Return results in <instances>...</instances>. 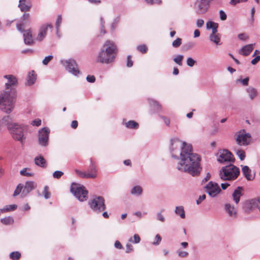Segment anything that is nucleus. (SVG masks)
<instances>
[{
  "label": "nucleus",
  "instance_id": "obj_1",
  "mask_svg": "<svg viewBox=\"0 0 260 260\" xmlns=\"http://www.w3.org/2000/svg\"><path fill=\"white\" fill-rule=\"evenodd\" d=\"M170 142L172 157L177 160L176 168L192 176H199L202 169L201 158L199 154L192 152L191 145L177 138L171 139Z\"/></svg>",
  "mask_w": 260,
  "mask_h": 260
},
{
  "label": "nucleus",
  "instance_id": "obj_2",
  "mask_svg": "<svg viewBox=\"0 0 260 260\" xmlns=\"http://www.w3.org/2000/svg\"><path fill=\"white\" fill-rule=\"evenodd\" d=\"M117 48L116 44L111 41H107L96 57V62L109 64L116 58Z\"/></svg>",
  "mask_w": 260,
  "mask_h": 260
},
{
  "label": "nucleus",
  "instance_id": "obj_3",
  "mask_svg": "<svg viewBox=\"0 0 260 260\" xmlns=\"http://www.w3.org/2000/svg\"><path fill=\"white\" fill-rule=\"evenodd\" d=\"M16 89H4L0 91V109L6 114L11 113L15 108Z\"/></svg>",
  "mask_w": 260,
  "mask_h": 260
},
{
  "label": "nucleus",
  "instance_id": "obj_4",
  "mask_svg": "<svg viewBox=\"0 0 260 260\" xmlns=\"http://www.w3.org/2000/svg\"><path fill=\"white\" fill-rule=\"evenodd\" d=\"M240 172L239 168L231 164L221 168L219 176L223 180H234L238 178Z\"/></svg>",
  "mask_w": 260,
  "mask_h": 260
},
{
  "label": "nucleus",
  "instance_id": "obj_5",
  "mask_svg": "<svg viewBox=\"0 0 260 260\" xmlns=\"http://www.w3.org/2000/svg\"><path fill=\"white\" fill-rule=\"evenodd\" d=\"M26 131L27 125L15 122L9 132L13 139L19 141L22 144L23 141L26 139L25 133Z\"/></svg>",
  "mask_w": 260,
  "mask_h": 260
},
{
  "label": "nucleus",
  "instance_id": "obj_6",
  "mask_svg": "<svg viewBox=\"0 0 260 260\" xmlns=\"http://www.w3.org/2000/svg\"><path fill=\"white\" fill-rule=\"evenodd\" d=\"M70 191L80 202L85 201L88 199V192L83 185L73 182L71 184Z\"/></svg>",
  "mask_w": 260,
  "mask_h": 260
},
{
  "label": "nucleus",
  "instance_id": "obj_7",
  "mask_svg": "<svg viewBox=\"0 0 260 260\" xmlns=\"http://www.w3.org/2000/svg\"><path fill=\"white\" fill-rule=\"evenodd\" d=\"M90 208L96 213H101L106 209L105 199L102 196H95L88 202Z\"/></svg>",
  "mask_w": 260,
  "mask_h": 260
},
{
  "label": "nucleus",
  "instance_id": "obj_8",
  "mask_svg": "<svg viewBox=\"0 0 260 260\" xmlns=\"http://www.w3.org/2000/svg\"><path fill=\"white\" fill-rule=\"evenodd\" d=\"M214 0H196L194 8L197 14L203 15L209 10L210 4Z\"/></svg>",
  "mask_w": 260,
  "mask_h": 260
},
{
  "label": "nucleus",
  "instance_id": "obj_9",
  "mask_svg": "<svg viewBox=\"0 0 260 260\" xmlns=\"http://www.w3.org/2000/svg\"><path fill=\"white\" fill-rule=\"evenodd\" d=\"M60 63L69 73L73 75L77 76L80 74L78 64L74 59L61 60Z\"/></svg>",
  "mask_w": 260,
  "mask_h": 260
},
{
  "label": "nucleus",
  "instance_id": "obj_10",
  "mask_svg": "<svg viewBox=\"0 0 260 260\" xmlns=\"http://www.w3.org/2000/svg\"><path fill=\"white\" fill-rule=\"evenodd\" d=\"M217 161L221 164L234 162L235 158L232 153L227 149H220L216 154Z\"/></svg>",
  "mask_w": 260,
  "mask_h": 260
},
{
  "label": "nucleus",
  "instance_id": "obj_11",
  "mask_svg": "<svg viewBox=\"0 0 260 260\" xmlns=\"http://www.w3.org/2000/svg\"><path fill=\"white\" fill-rule=\"evenodd\" d=\"M49 133L50 129L47 127H43L39 130L38 134V142L41 146L46 147L48 145Z\"/></svg>",
  "mask_w": 260,
  "mask_h": 260
},
{
  "label": "nucleus",
  "instance_id": "obj_12",
  "mask_svg": "<svg viewBox=\"0 0 260 260\" xmlns=\"http://www.w3.org/2000/svg\"><path fill=\"white\" fill-rule=\"evenodd\" d=\"M206 192L212 198L216 197L221 191L218 184L213 181H210L205 186Z\"/></svg>",
  "mask_w": 260,
  "mask_h": 260
},
{
  "label": "nucleus",
  "instance_id": "obj_13",
  "mask_svg": "<svg viewBox=\"0 0 260 260\" xmlns=\"http://www.w3.org/2000/svg\"><path fill=\"white\" fill-rule=\"evenodd\" d=\"M251 136L249 133H245V130L241 131L238 133L236 138V141L239 145H247L250 141Z\"/></svg>",
  "mask_w": 260,
  "mask_h": 260
},
{
  "label": "nucleus",
  "instance_id": "obj_14",
  "mask_svg": "<svg viewBox=\"0 0 260 260\" xmlns=\"http://www.w3.org/2000/svg\"><path fill=\"white\" fill-rule=\"evenodd\" d=\"M15 122H12V119L9 115H6L0 118V128L7 127L8 131L14 125Z\"/></svg>",
  "mask_w": 260,
  "mask_h": 260
},
{
  "label": "nucleus",
  "instance_id": "obj_15",
  "mask_svg": "<svg viewBox=\"0 0 260 260\" xmlns=\"http://www.w3.org/2000/svg\"><path fill=\"white\" fill-rule=\"evenodd\" d=\"M37 187V184L34 181H28L25 183L24 186H23V189L21 193L22 197H25L31 192L32 190L35 189Z\"/></svg>",
  "mask_w": 260,
  "mask_h": 260
},
{
  "label": "nucleus",
  "instance_id": "obj_16",
  "mask_svg": "<svg viewBox=\"0 0 260 260\" xmlns=\"http://www.w3.org/2000/svg\"><path fill=\"white\" fill-rule=\"evenodd\" d=\"M4 78L8 80V82L5 83L6 90H10L15 89L14 86L17 84L18 81L16 77L13 75H6L4 76Z\"/></svg>",
  "mask_w": 260,
  "mask_h": 260
},
{
  "label": "nucleus",
  "instance_id": "obj_17",
  "mask_svg": "<svg viewBox=\"0 0 260 260\" xmlns=\"http://www.w3.org/2000/svg\"><path fill=\"white\" fill-rule=\"evenodd\" d=\"M224 210L229 217L234 219L237 217V211L234 206L230 203H226L224 205Z\"/></svg>",
  "mask_w": 260,
  "mask_h": 260
},
{
  "label": "nucleus",
  "instance_id": "obj_18",
  "mask_svg": "<svg viewBox=\"0 0 260 260\" xmlns=\"http://www.w3.org/2000/svg\"><path fill=\"white\" fill-rule=\"evenodd\" d=\"M53 27L51 24L43 25L40 27L39 33L37 37V40L39 41H42L46 37L48 28Z\"/></svg>",
  "mask_w": 260,
  "mask_h": 260
},
{
  "label": "nucleus",
  "instance_id": "obj_19",
  "mask_svg": "<svg viewBox=\"0 0 260 260\" xmlns=\"http://www.w3.org/2000/svg\"><path fill=\"white\" fill-rule=\"evenodd\" d=\"M24 42L26 45H31L34 43L32 34L30 29L23 30Z\"/></svg>",
  "mask_w": 260,
  "mask_h": 260
},
{
  "label": "nucleus",
  "instance_id": "obj_20",
  "mask_svg": "<svg viewBox=\"0 0 260 260\" xmlns=\"http://www.w3.org/2000/svg\"><path fill=\"white\" fill-rule=\"evenodd\" d=\"M97 169L95 163L92 161V160L90 161V165L89 166L88 169V175L89 178H95L97 176Z\"/></svg>",
  "mask_w": 260,
  "mask_h": 260
},
{
  "label": "nucleus",
  "instance_id": "obj_21",
  "mask_svg": "<svg viewBox=\"0 0 260 260\" xmlns=\"http://www.w3.org/2000/svg\"><path fill=\"white\" fill-rule=\"evenodd\" d=\"M254 44H250L244 46L239 50V53L243 56H248L253 50V46Z\"/></svg>",
  "mask_w": 260,
  "mask_h": 260
},
{
  "label": "nucleus",
  "instance_id": "obj_22",
  "mask_svg": "<svg viewBox=\"0 0 260 260\" xmlns=\"http://www.w3.org/2000/svg\"><path fill=\"white\" fill-rule=\"evenodd\" d=\"M243 190L242 187L238 186L233 192L232 194L233 200L236 204H238L240 201V198L243 193L241 191Z\"/></svg>",
  "mask_w": 260,
  "mask_h": 260
},
{
  "label": "nucleus",
  "instance_id": "obj_23",
  "mask_svg": "<svg viewBox=\"0 0 260 260\" xmlns=\"http://www.w3.org/2000/svg\"><path fill=\"white\" fill-rule=\"evenodd\" d=\"M37 79V75L35 74L34 71L29 72L27 77V82L26 85L30 86L34 84Z\"/></svg>",
  "mask_w": 260,
  "mask_h": 260
},
{
  "label": "nucleus",
  "instance_id": "obj_24",
  "mask_svg": "<svg viewBox=\"0 0 260 260\" xmlns=\"http://www.w3.org/2000/svg\"><path fill=\"white\" fill-rule=\"evenodd\" d=\"M242 171L245 177L249 181L252 180L254 177L251 174V170L247 166L242 167Z\"/></svg>",
  "mask_w": 260,
  "mask_h": 260
},
{
  "label": "nucleus",
  "instance_id": "obj_25",
  "mask_svg": "<svg viewBox=\"0 0 260 260\" xmlns=\"http://www.w3.org/2000/svg\"><path fill=\"white\" fill-rule=\"evenodd\" d=\"M35 163L37 166L42 168H46L47 167L46 161L42 155L36 156L35 158Z\"/></svg>",
  "mask_w": 260,
  "mask_h": 260
},
{
  "label": "nucleus",
  "instance_id": "obj_26",
  "mask_svg": "<svg viewBox=\"0 0 260 260\" xmlns=\"http://www.w3.org/2000/svg\"><path fill=\"white\" fill-rule=\"evenodd\" d=\"M18 7L21 12L28 11L30 9V6L27 4V0H19Z\"/></svg>",
  "mask_w": 260,
  "mask_h": 260
},
{
  "label": "nucleus",
  "instance_id": "obj_27",
  "mask_svg": "<svg viewBox=\"0 0 260 260\" xmlns=\"http://www.w3.org/2000/svg\"><path fill=\"white\" fill-rule=\"evenodd\" d=\"M150 106L154 109V110L159 111L161 110V105L154 99H149L148 100Z\"/></svg>",
  "mask_w": 260,
  "mask_h": 260
},
{
  "label": "nucleus",
  "instance_id": "obj_28",
  "mask_svg": "<svg viewBox=\"0 0 260 260\" xmlns=\"http://www.w3.org/2000/svg\"><path fill=\"white\" fill-rule=\"evenodd\" d=\"M143 188L140 185H136L134 186L131 190V193L134 196H140L142 194Z\"/></svg>",
  "mask_w": 260,
  "mask_h": 260
},
{
  "label": "nucleus",
  "instance_id": "obj_29",
  "mask_svg": "<svg viewBox=\"0 0 260 260\" xmlns=\"http://www.w3.org/2000/svg\"><path fill=\"white\" fill-rule=\"evenodd\" d=\"M206 27L207 29H212V33H217L218 24L213 21H208L206 23Z\"/></svg>",
  "mask_w": 260,
  "mask_h": 260
},
{
  "label": "nucleus",
  "instance_id": "obj_30",
  "mask_svg": "<svg viewBox=\"0 0 260 260\" xmlns=\"http://www.w3.org/2000/svg\"><path fill=\"white\" fill-rule=\"evenodd\" d=\"M175 213L177 215H179L180 217L184 219L185 218V211L184 207L182 206H177L175 209Z\"/></svg>",
  "mask_w": 260,
  "mask_h": 260
},
{
  "label": "nucleus",
  "instance_id": "obj_31",
  "mask_svg": "<svg viewBox=\"0 0 260 260\" xmlns=\"http://www.w3.org/2000/svg\"><path fill=\"white\" fill-rule=\"evenodd\" d=\"M210 40L214 43L217 45H219V42L220 40V38L219 36V34L217 33H212L209 37Z\"/></svg>",
  "mask_w": 260,
  "mask_h": 260
},
{
  "label": "nucleus",
  "instance_id": "obj_32",
  "mask_svg": "<svg viewBox=\"0 0 260 260\" xmlns=\"http://www.w3.org/2000/svg\"><path fill=\"white\" fill-rule=\"evenodd\" d=\"M17 208V205L15 204L9 205L5 206L1 209V212H8L11 211H14Z\"/></svg>",
  "mask_w": 260,
  "mask_h": 260
},
{
  "label": "nucleus",
  "instance_id": "obj_33",
  "mask_svg": "<svg viewBox=\"0 0 260 260\" xmlns=\"http://www.w3.org/2000/svg\"><path fill=\"white\" fill-rule=\"evenodd\" d=\"M125 126L128 128L137 129L139 127V124L134 120H129L125 123Z\"/></svg>",
  "mask_w": 260,
  "mask_h": 260
},
{
  "label": "nucleus",
  "instance_id": "obj_34",
  "mask_svg": "<svg viewBox=\"0 0 260 260\" xmlns=\"http://www.w3.org/2000/svg\"><path fill=\"white\" fill-rule=\"evenodd\" d=\"M1 221L5 225H9L12 224L14 222V219L11 216H7L2 218Z\"/></svg>",
  "mask_w": 260,
  "mask_h": 260
},
{
  "label": "nucleus",
  "instance_id": "obj_35",
  "mask_svg": "<svg viewBox=\"0 0 260 260\" xmlns=\"http://www.w3.org/2000/svg\"><path fill=\"white\" fill-rule=\"evenodd\" d=\"M247 91L251 100H253L257 95L256 90L254 88L249 87L247 89Z\"/></svg>",
  "mask_w": 260,
  "mask_h": 260
},
{
  "label": "nucleus",
  "instance_id": "obj_36",
  "mask_svg": "<svg viewBox=\"0 0 260 260\" xmlns=\"http://www.w3.org/2000/svg\"><path fill=\"white\" fill-rule=\"evenodd\" d=\"M23 185L21 183H19L16 187V189L14 190V192L13 193V196L14 197H16L17 196L19 195L21 192H22V190L23 189Z\"/></svg>",
  "mask_w": 260,
  "mask_h": 260
},
{
  "label": "nucleus",
  "instance_id": "obj_37",
  "mask_svg": "<svg viewBox=\"0 0 260 260\" xmlns=\"http://www.w3.org/2000/svg\"><path fill=\"white\" fill-rule=\"evenodd\" d=\"M21 257V253L19 251H14L10 254V258L12 260H18Z\"/></svg>",
  "mask_w": 260,
  "mask_h": 260
},
{
  "label": "nucleus",
  "instance_id": "obj_38",
  "mask_svg": "<svg viewBox=\"0 0 260 260\" xmlns=\"http://www.w3.org/2000/svg\"><path fill=\"white\" fill-rule=\"evenodd\" d=\"M140 240L139 236L138 234H135L133 237H131L128 239V241L134 244H137L140 242Z\"/></svg>",
  "mask_w": 260,
  "mask_h": 260
},
{
  "label": "nucleus",
  "instance_id": "obj_39",
  "mask_svg": "<svg viewBox=\"0 0 260 260\" xmlns=\"http://www.w3.org/2000/svg\"><path fill=\"white\" fill-rule=\"evenodd\" d=\"M183 59V55L179 54L173 58V61L179 66H182Z\"/></svg>",
  "mask_w": 260,
  "mask_h": 260
},
{
  "label": "nucleus",
  "instance_id": "obj_40",
  "mask_svg": "<svg viewBox=\"0 0 260 260\" xmlns=\"http://www.w3.org/2000/svg\"><path fill=\"white\" fill-rule=\"evenodd\" d=\"M176 253L178 255V256L179 257H181V258H184V257H187L189 253L188 252L186 251H183L182 250H181V248H179L178 249L177 251H176Z\"/></svg>",
  "mask_w": 260,
  "mask_h": 260
},
{
  "label": "nucleus",
  "instance_id": "obj_41",
  "mask_svg": "<svg viewBox=\"0 0 260 260\" xmlns=\"http://www.w3.org/2000/svg\"><path fill=\"white\" fill-rule=\"evenodd\" d=\"M62 22V17L61 15H59L57 16L56 22H55V28L56 29V34H58L60 25Z\"/></svg>",
  "mask_w": 260,
  "mask_h": 260
},
{
  "label": "nucleus",
  "instance_id": "obj_42",
  "mask_svg": "<svg viewBox=\"0 0 260 260\" xmlns=\"http://www.w3.org/2000/svg\"><path fill=\"white\" fill-rule=\"evenodd\" d=\"M76 173L81 178H89L88 174L86 172L81 171L79 170H75Z\"/></svg>",
  "mask_w": 260,
  "mask_h": 260
},
{
  "label": "nucleus",
  "instance_id": "obj_43",
  "mask_svg": "<svg viewBox=\"0 0 260 260\" xmlns=\"http://www.w3.org/2000/svg\"><path fill=\"white\" fill-rule=\"evenodd\" d=\"M76 173L81 178H89L88 174L86 172L81 171L79 170H75Z\"/></svg>",
  "mask_w": 260,
  "mask_h": 260
},
{
  "label": "nucleus",
  "instance_id": "obj_44",
  "mask_svg": "<svg viewBox=\"0 0 260 260\" xmlns=\"http://www.w3.org/2000/svg\"><path fill=\"white\" fill-rule=\"evenodd\" d=\"M236 153L238 156L240 160H243L245 159V153L244 150L242 149H238L236 151Z\"/></svg>",
  "mask_w": 260,
  "mask_h": 260
},
{
  "label": "nucleus",
  "instance_id": "obj_45",
  "mask_svg": "<svg viewBox=\"0 0 260 260\" xmlns=\"http://www.w3.org/2000/svg\"><path fill=\"white\" fill-rule=\"evenodd\" d=\"M20 175L24 176L30 177L34 175V174L32 173H29L27 172V168H24L21 170L20 172Z\"/></svg>",
  "mask_w": 260,
  "mask_h": 260
},
{
  "label": "nucleus",
  "instance_id": "obj_46",
  "mask_svg": "<svg viewBox=\"0 0 260 260\" xmlns=\"http://www.w3.org/2000/svg\"><path fill=\"white\" fill-rule=\"evenodd\" d=\"M181 43L182 39L181 38H178L172 42V46L174 48H178L181 45Z\"/></svg>",
  "mask_w": 260,
  "mask_h": 260
},
{
  "label": "nucleus",
  "instance_id": "obj_47",
  "mask_svg": "<svg viewBox=\"0 0 260 260\" xmlns=\"http://www.w3.org/2000/svg\"><path fill=\"white\" fill-rule=\"evenodd\" d=\"M138 51L142 53H145L147 51V48L145 45H140L137 47Z\"/></svg>",
  "mask_w": 260,
  "mask_h": 260
},
{
  "label": "nucleus",
  "instance_id": "obj_48",
  "mask_svg": "<svg viewBox=\"0 0 260 260\" xmlns=\"http://www.w3.org/2000/svg\"><path fill=\"white\" fill-rule=\"evenodd\" d=\"M195 45H196L195 43H194L193 42H189L186 43L184 45V47L185 48V49L186 50H189V49H191V48H193L195 46Z\"/></svg>",
  "mask_w": 260,
  "mask_h": 260
},
{
  "label": "nucleus",
  "instance_id": "obj_49",
  "mask_svg": "<svg viewBox=\"0 0 260 260\" xmlns=\"http://www.w3.org/2000/svg\"><path fill=\"white\" fill-rule=\"evenodd\" d=\"M53 56L52 55H48L46 56L43 60L42 63L44 65H47L48 63L53 59Z\"/></svg>",
  "mask_w": 260,
  "mask_h": 260
},
{
  "label": "nucleus",
  "instance_id": "obj_50",
  "mask_svg": "<svg viewBox=\"0 0 260 260\" xmlns=\"http://www.w3.org/2000/svg\"><path fill=\"white\" fill-rule=\"evenodd\" d=\"M48 187L47 186H45L43 190V194L44 196V198L46 199H48L50 197V194L48 191Z\"/></svg>",
  "mask_w": 260,
  "mask_h": 260
},
{
  "label": "nucleus",
  "instance_id": "obj_51",
  "mask_svg": "<svg viewBox=\"0 0 260 260\" xmlns=\"http://www.w3.org/2000/svg\"><path fill=\"white\" fill-rule=\"evenodd\" d=\"M196 61L191 57H188L186 60L187 65L190 67H192L196 63Z\"/></svg>",
  "mask_w": 260,
  "mask_h": 260
},
{
  "label": "nucleus",
  "instance_id": "obj_52",
  "mask_svg": "<svg viewBox=\"0 0 260 260\" xmlns=\"http://www.w3.org/2000/svg\"><path fill=\"white\" fill-rule=\"evenodd\" d=\"M63 174V173L60 171H56L53 173V177L56 179H59Z\"/></svg>",
  "mask_w": 260,
  "mask_h": 260
},
{
  "label": "nucleus",
  "instance_id": "obj_53",
  "mask_svg": "<svg viewBox=\"0 0 260 260\" xmlns=\"http://www.w3.org/2000/svg\"><path fill=\"white\" fill-rule=\"evenodd\" d=\"M238 38L240 40L246 41L249 38V37L245 33H241L238 35Z\"/></svg>",
  "mask_w": 260,
  "mask_h": 260
},
{
  "label": "nucleus",
  "instance_id": "obj_54",
  "mask_svg": "<svg viewBox=\"0 0 260 260\" xmlns=\"http://www.w3.org/2000/svg\"><path fill=\"white\" fill-rule=\"evenodd\" d=\"M100 21H101V32L103 34H105L106 33V31L104 28L105 21L104 20V18L102 17H101L100 18Z\"/></svg>",
  "mask_w": 260,
  "mask_h": 260
},
{
  "label": "nucleus",
  "instance_id": "obj_55",
  "mask_svg": "<svg viewBox=\"0 0 260 260\" xmlns=\"http://www.w3.org/2000/svg\"><path fill=\"white\" fill-rule=\"evenodd\" d=\"M161 240V238L159 234H157L155 237V241L153 242L152 244L154 245H157L159 244Z\"/></svg>",
  "mask_w": 260,
  "mask_h": 260
},
{
  "label": "nucleus",
  "instance_id": "obj_56",
  "mask_svg": "<svg viewBox=\"0 0 260 260\" xmlns=\"http://www.w3.org/2000/svg\"><path fill=\"white\" fill-rule=\"evenodd\" d=\"M247 0H231L230 2V4L233 6H235L237 4L246 2Z\"/></svg>",
  "mask_w": 260,
  "mask_h": 260
},
{
  "label": "nucleus",
  "instance_id": "obj_57",
  "mask_svg": "<svg viewBox=\"0 0 260 260\" xmlns=\"http://www.w3.org/2000/svg\"><path fill=\"white\" fill-rule=\"evenodd\" d=\"M156 217H157V219L158 220H159L162 222H164L165 221V220H166L165 218L160 212L157 213Z\"/></svg>",
  "mask_w": 260,
  "mask_h": 260
},
{
  "label": "nucleus",
  "instance_id": "obj_58",
  "mask_svg": "<svg viewBox=\"0 0 260 260\" xmlns=\"http://www.w3.org/2000/svg\"><path fill=\"white\" fill-rule=\"evenodd\" d=\"M219 13L220 15V18L221 20H225L226 19V14L223 10H220Z\"/></svg>",
  "mask_w": 260,
  "mask_h": 260
},
{
  "label": "nucleus",
  "instance_id": "obj_59",
  "mask_svg": "<svg viewBox=\"0 0 260 260\" xmlns=\"http://www.w3.org/2000/svg\"><path fill=\"white\" fill-rule=\"evenodd\" d=\"M31 124L32 125L39 126L41 124V120L40 119H35L31 121Z\"/></svg>",
  "mask_w": 260,
  "mask_h": 260
},
{
  "label": "nucleus",
  "instance_id": "obj_60",
  "mask_svg": "<svg viewBox=\"0 0 260 260\" xmlns=\"http://www.w3.org/2000/svg\"><path fill=\"white\" fill-rule=\"evenodd\" d=\"M86 80L89 83H94L95 81V78L93 75H88L86 77Z\"/></svg>",
  "mask_w": 260,
  "mask_h": 260
},
{
  "label": "nucleus",
  "instance_id": "obj_61",
  "mask_svg": "<svg viewBox=\"0 0 260 260\" xmlns=\"http://www.w3.org/2000/svg\"><path fill=\"white\" fill-rule=\"evenodd\" d=\"M133 65V61L131 60V56L128 55L127 56V63L126 66L127 67L130 68L132 67Z\"/></svg>",
  "mask_w": 260,
  "mask_h": 260
},
{
  "label": "nucleus",
  "instance_id": "obj_62",
  "mask_svg": "<svg viewBox=\"0 0 260 260\" xmlns=\"http://www.w3.org/2000/svg\"><path fill=\"white\" fill-rule=\"evenodd\" d=\"M146 2L148 4L153 5L154 4H159L161 1L160 0H145Z\"/></svg>",
  "mask_w": 260,
  "mask_h": 260
},
{
  "label": "nucleus",
  "instance_id": "obj_63",
  "mask_svg": "<svg viewBox=\"0 0 260 260\" xmlns=\"http://www.w3.org/2000/svg\"><path fill=\"white\" fill-rule=\"evenodd\" d=\"M133 250V246L131 244L127 243L126 245V251H125L126 253H130Z\"/></svg>",
  "mask_w": 260,
  "mask_h": 260
},
{
  "label": "nucleus",
  "instance_id": "obj_64",
  "mask_svg": "<svg viewBox=\"0 0 260 260\" xmlns=\"http://www.w3.org/2000/svg\"><path fill=\"white\" fill-rule=\"evenodd\" d=\"M260 60V55H257L254 59H253L251 61V63L253 64V65H255Z\"/></svg>",
  "mask_w": 260,
  "mask_h": 260
}]
</instances>
